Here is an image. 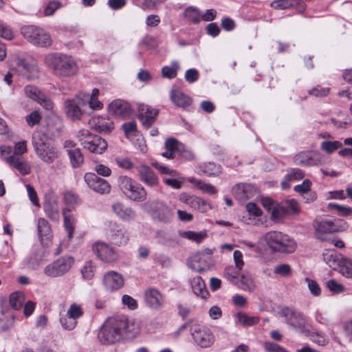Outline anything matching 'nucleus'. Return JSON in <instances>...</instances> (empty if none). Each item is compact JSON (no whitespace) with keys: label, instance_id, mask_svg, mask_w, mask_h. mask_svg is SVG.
<instances>
[{"label":"nucleus","instance_id":"1","mask_svg":"<svg viewBox=\"0 0 352 352\" xmlns=\"http://www.w3.org/2000/svg\"><path fill=\"white\" fill-rule=\"evenodd\" d=\"M138 332L137 324L129 320L126 316H116L107 319L98 333V338L102 344H113L120 341L124 334L135 335Z\"/></svg>","mask_w":352,"mask_h":352},{"label":"nucleus","instance_id":"2","mask_svg":"<svg viewBox=\"0 0 352 352\" xmlns=\"http://www.w3.org/2000/svg\"><path fill=\"white\" fill-rule=\"evenodd\" d=\"M45 64L55 76L70 78L78 72L76 60L70 56L62 53H50L44 58Z\"/></svg>","mask_w":352,"mask_h":352},{"label":"nucleus","instance_id":"3","mask_svg":"<svg viewBox=\"0 0 352 352\" xmlns=\"http://www.w3.org/2000/svg\"><path fill=\"white\" fill-rule=\"evenodd\" d=\"M45 133L36 131L32 135V146L38 157L44 163L50 164L59 157L60 152L53 144L47 142L52 139Z\"/></svg>","mask_w":352,"mask_h":352},{"label":"nucleus","instance_id":"4","mask_svg":"<svg viewBox=\"0 0 352 352\" xmlns=\"http://www.w3.org/2000/svg\"><path fill=\"white\" fill-rule=\"evenodd\" d=\"M263 241L273 252L290 254L294 252L296 248L295 241L281 232H268L263 236Z\"/></svg>","mask_w":352,"mask_h":352},{"label":"nucleus","instance_id":"5","mask_svg":"<svg viewBox=\"0 0 352 352\" xmlns=\"http://www.w3.org/2000/svg\"><path fill=\"white\" fill-rule=\"evenodd\" d=\"M142 209L155 221L168 223L174 217V208L158 199H151L144 202Z\"/></svg>","mask_w":352,"mask_h":352},{"label":"nucleus","instance_id":"6","mask_svg":"<svg viewBox=\"0 0 352 352\" xmlns=\"http://www.w3.org/2000/svg\"><path fill=\"white\" fill-rule=\"evenodd\" d=\"M118 186L122 192L131 200L143 201L146 199L145 189L137 182L127 176H121L118 179Z\"/></svg>","mask_w":352,"mask_h":352},{"label":"nucleus","instance_id":"7","mask_svg":"<svg viewBox=\"0 0 352 352\" xmlns=\"http://www.w3.org/2000/svg\"><path fill=\"white\" fill-rule=\"evenodd\" d=\"M21 32L25 39L37 47H47L52 43L50 35L38 27L25 25L21 28Z\"/></svg>","mask_w":352,"mask_h":352},{"label":"nucleus","instance_id":"8","mask_svg":"<svg viewBox=\"0 0 352 352\" xmlns=\"http://www.w3.org/2000/svg\"><path fill=\"white\" fill-rule=\"evenodd\" d=\"M212 254L213 250L209 248L193 254L188 259V267L196 272H203L210 270L213 265Z\"/></svg>","mask_w":352,"mask_h":352},{"label":"nucleus","instance_id":"9","mask_svg":"<svg viewBox=\"0 0 352 352\" xmlns=\"http://www.w3.org/2000/svg\"><path fill=\"white\" fill-rule=\"evenodd\" d=\"M74 263V259L73 257L69 256H61L47 265L43 269V273L50 278L60 277L66 274Z\"/></svg>","mask_w":352,"mask_h":352},{"label":"nucleus","instance_id":"10","mask_svg":"<svg viewBox=\"0 0 352 352\" xmlns=\"http://www.w3.org/2000/svg\"><path fill=\"white\" fill-rule=\"evenodd\" d=\"M43 207L47 217L54 221H59L60 206L58 197L54 191L49 190L45 193Z\"/></svg>","mask_w":352,"mask_h":352},{"label":"nucleus","instance_id":"11","mask_svg":"<svg viewBox=\"0 0 352 352\" xmlns=\"http://www.w3.org/2000/svg\"><path fill=\"white\" fill-rule=\"evenodd\" d=\"M280 315L283 317L287 323L296 330H302L307 324L304 316L298 311L292 307H284L281 309Z\"/></svg>","mask_w":352,"mask_h":352},{"label":"nucleus","instance_id":"12","mask_svg":"<svg viewBox=\"0 0 352 352\" xmlns=\"http://www.w3.org/2000/svg\"><path fill=\"white\" fill-rule=\"evenodd\" d=\"M191 336L195 342L201 348H208L214 342V336L207 327L198 326L192 331Z\"/></svg>","mask_w":352,"mask_h":352},{"label":"nucleus","instance_id":"13","mask_svg":"<svg viewBox=\"0 0 352 352\" xmlns=\"http://www.w3.org/2000/svg\"><path fill=\"white\" fill-rule=\"evenodd\" d=\"M84 179L88 186L97 193L104 195L111 191L109 183L93 173H87L84 176Z\"/></svg>","mask_w":352,"mask_h":352},{"label":"nucleus","instance_id":"14","mask_svg":"<svg viewBox=\"0 0 352 352\" xmlns=\"http://www.w3.org/2000/svg\"><path fill=\"white\" fill-rule=\"evenodd\" d=\"M93 251L97 257L104 263H111L118 258L117 252L112 247L102 242L94 243Z\"/></svg>","mask_w":352,"mask_h":352},{"label":"nucleus","instance_id":"15","mask_svg":"<svg viewBox=\"0 0 352 352\" xmlns=\"http://www.w3.org/2000/svg\"><path fill=\"white\" fill-rule=\"evenodd\" d=\"M70 160V163L74 168L80 167L84 162V157L76 144L70 140H65L63 144Z\"/></svg>","mask_w":352,"mask_h":352},{"label":"nucleus","instance_id":"16","mask_svg":"<svg viewBox=\"0 0 352 352\" xmlns=\"http://www.w3.org/2000/svg\"><path fill=\"white\" fill-rule=\"evenodd\" d=\"M138 117L142 124L146 128H149L155 121L156 117L159 113V110L152 108L144 104H140L138 108Z\"/></svg>","mask_w":352,"mask_h":352},{"label":"nucleus","instance_id":"17","mask_svg":"<svg viewBox=\"0 0 352 352\" xmlns=\"http://www.w3.org/2000/svg\"><path fill=\"white\" fill-rule=\"evenodd\" d=\"M146 305L153 310H160L164 304V298L161 292L155 288H149L144 293Z\"/></svg>","mask_w":352,"mask_h":352},{"label":"nucleus","instance_id":"18","mask_svg":"<svg viewBox=\"0 0 352 352\" xmlns=\"http://www.w3.org/2000/svg\"><path fill=\"white\" fill-rule=\"evenodd\" d=\"M4 161L11 168L17 170L22 175H27L31 172V166L24 157L2 156Z\"/></svg>","mask_w":352,"mask_h":352},{"label":"nucleus","instance_id":"19","mask_svg":"<svg viewBox=\"0 0 352 352\" xmlns=\"http://www.w3.org/2000/svg\"><path fill=\"white\" fill-rule=\"evenodd\" d=\"M124 283L122 276L117 272L109 271L103 276V285L108 291L118 290L123 287Z\"/></svg>","mask_w":352,"mask_h":352},{"label":"nucleus","instance_id":"20","mask_svg":"<svg viewBox=\"0 0 352 352\" xmlns=\"http://www.w3.org/2000/svg\"><path fill=\"white\" fill-rule=\"evenodd\" d=\"M295 162L304 166H314L322 164L320 155L311 151L301 152L294 157Z\"/></svg>","mask_w":352,"mask_h":352},{"label":"nucleus","instance_id":"21","mask_svg":"<svg viewBox=\"0 0 352 352\" xmlns=\"http://www.w3.org/2000/svg\"><path fill=\"white\" fill-rule=\"evenodd\" d=\"M79 104V100L77 96L74 99H67L64 104V110L67 116L72 120H80L82 111H81Z\"/></svg>","mask_w":352,"mask_h":352},{"label":"nucleus","instance_id":"22","mask_svg":"<svg viewBox=\"0 0 352 352\" xmlns=\"http://www.w3.org/2000/svg\"><path fill=\"white\" fill-rule=\"evenodd\" d=\"M17 70L23 76L29 80L35 78L38 73V68L35 60H20L17 65Z\"/></svg>","mask_w":352,"mask_h":352},{"label":"nucleus","instance_id":"23","mask_svg":"<svg viewBox=\"0 0 352 352\" xmlns=\"http://www.w3.org/2000/svg\"><path fill=\"white\" fill-rule=\"evenodd\" d=\"M108 111L110 114L126 118L131 115V109L129 104L122 100H115L108 107Z\"/></svg>","mask_w":352,"mask_h":352},{"label":"nucleus","instance_id":"24","mask_svg":"<svg viewBox=\"0 0 352 352\" xmlns=\"http://www.w3.org/2000/svg\"><path fill=\"white\" fill-rule=\"evenodd\" d=\"M27 151V143L25 140L16 142L13 148L10 146H1L0 147L1 156L23 157V155Z\"/></svg>","mask_w":352,"mask_h":352},{"label":"nucleus","instance_id":"25","mask_svg":"<svg viewBox=\"0 0 352 352\" xmlns=\"http://www.w3.org/2000/svg\"><path fill=\"white\" fill-rule=\"evenodd\" d=\"M112 210L114 214L123 221H130L136 217L135 212L131 208L127 207L120 202L113 204Z\"/></svg>","mask_w":352,"mask_h":352},{"label":"nucleus","instance_id":"26","mask_svg":"<svg viewBox=\"0 0 352 352\" xmlns=\"http://www.w3.org/2000/svg\"><path fill=\"white\" fill-rule=\"evenodd\" d=\"M314 228L316 236L321 241L324 240V238L320 236L321 234L336 232L335 222L329 219L315 222Z\"/></svg>","mask_w":352,"mask_h":352},{"label":"nucleus","instance_id":"27","mask_svg":"<svg viewBox=\"0 0 352 352\" xmlns=\"http://www.w3.org/2000/svg\"><path fill=\"white\" fill-rule=\"evenodd\" d=\"M253 191L254 187L247 184H237L232 189L234 196L240 202H244L252 197Z\"/></svg>","mask_w":352,"mask_h":352},{"label":"nucleus","instance_id":"28","mask_svg":"<svg viewBox=\"0 0 352 352\" xmlns=\"http://www.w3.org/2000/svg\"><path fill=\"white\" fill-rule=\"evenodd\" d=\"M138 170L142 182L150 186H155L158 184V179L154 172L146 165H140Z\"/></svg>","mask_w":352,"mask_h":352},{"label":"nucleus","instance_id":"29","mask_svg":"<svg viewBox=\"0 0 352 352\" xmlns=\"http://www.w3.org/2000/svg\"><path fill=\"white\" fill-rule=\"evenodd\" d=\"M171 101L179 108H186L191 104L192 100L190 96L178 89L172 90L170 92Z\"/></svg>","mask_w":352,"mask_h":352},{"label":"nucleus","instance_id":"30","mask_svg":"<svg viewBox=\"0 0 352 352\" xmlns=\"http://www.w3.org/2000/svg\"><path fill=\"white\" fill-rule=\"evenodd\" d=\"M190 284L193 293L201 298H206L208 296V292L206 289L205 283L202 278L199 276H196L190 278Z\"/></svg>","mask_w":352,"mask_h":352},{"label":"nucleus","instance_id":"31","mask_svg":"<svg viewBox=\"0 0 352 352\" xmlns=\"http://www.w3.org/2000/svg\"><path fill=\"white\" fill-rule=\"evenodd\" d=\"M62 213L63 216L64 228L67 232L68 238L70 239L73 236L76 220L69 208H63Z\"/></svg>","mask_w":352,"mask_h":352},{"label":"nucleus","instance_id":"32","mask_svg":"<svg viewBox=\"0 0 352 352\" xmlns=\"http://www.w3.org/2000/svg\"><path fill=\"white\" fill-rule=\"evenodd\" d=\"M77 99L79 100V104L82 106L89 104V107L94 110L100 109L102 107V104L98 100V98H91L88 93H79L77 95Z\"/></svg>","mask_w":352,"mask_h":352},{"label":"nucleus","instance_id":"33","mask_svg":"<svg viewBox=\"0 0 352 352\" xmlns=\"http://www.w3.org/2000/svg\"><path fill=\"white\" fill-rule=\"evenodd\" d=\"M239 289L245 292H252L256 287V284L249 274H243L234 283Z\"/></svg>","mask_w":352,"mask_h":352},{"label":"nucleus","instance_id":"34","mask_svg":"<svg viewBox=\"0 0 352 352\" xmlns=\"http://www.w3.org/2000/svg\"><path fill=\"white\" fill-rule=\"evenodd\" d=\"M12 315L2 306H0V331H8L13 324Z\"/></svg>","mask_w":352,"mask_h":352},{"label":"nucleus","instance_id":"35","mask_svg":"<svg viewBox=\"0 0 352 352\" xmlns=\"http://www.w3.org/2000/svg\"><path fill=\"white\" fill-rule=\"evenodd\" d=\"M197 172L208 176H217L221 173V167L214 162L204 163L197 167Z\"/></svg>","mask_w":352,"mask_h":352},{"label":"nucleus","instance_id":"36","mask_svg":"<svg viewBox=\"0 0 352 352\" xmlns=\"http://www.w3.org/2000/svg\"><path fill=\"white\" fill-rule=\"evenodd\" d=\"M107 144L102 138L96 135L91 140L90 144L85 146V148L91 153L100 154L106 150Z\"/></svg>","mask_w":352,"mask_h":352},{"label":"nucleus","instance_id":"37","mask_svg":"<svg viewBox=\"0 0 352 352\" xmlns=\"http://www.w3.org/2000/svg\"><path fill=\"white\" fill-rule=\"evenodd\" d=\"M37 232L41 241L44 238L49 239L51 234V228L49 222L44 218L40 217L37 220Z\"/></svg>","mask_w":352,"mask_h":352},{"label":"nucleus","instance_id":"38","mask_svg":"<svg viewBox=\"0 0 352 352\" xmlns=\"http://www.w3.org/2000/svg\"><path fill=\"white\" fill-rule=\"evenodd\" d=\"M341 258V255L333 250H326L323 253L324 261L333 269H336L338 266L339 267Z\"/></svg>","mask_w":352,"mask_h":352},{"label":"nucleus","instance_id":"39","mask_svg":"<svg viewBox=\"0 0 352 352\" xmlns=\"http://www.w3.org/2000/svg\"><path fill=\"white\" fill-rule=\"evenodd\" d=\"M179 69V64L177 60H173L170 65L164 66L162 68V75L164 78L168 79L175 78L177 75V71Z\"/></svg>","mask_w":352,"mask_h":352},{"label":"nucleus","instance_id":"40","mask_svg":"<svg viewBox=\"0 0 352 352\" xmlns=\"http://www.w3.org/2000/svg\"><path fill=\"white\" fill-rule=\"evenodd\" d=\"M339 267V272L343 276L352 278V259L342 257Z\"/></svg>","mask_w":352,"mask_h":352},{"label":"nucleus","instance_id":"41","mask_svg":"<svg viewBox=\"0 0 352 352\" xmlns=\"http://www.w3.org/2000/svg\"><path fill=\"white\" fill-rule=\"evenodd\" d=\"M179 235L183 238H186L197 243H200L207 236L205 231L194 232V231H184L180 232Z\"/></svg>","mask_w":352,"mask_h":352},{"label":"nucleus","instance_id":"42","mask_svg":"<svg viewBox=\"0 0 352 352\" xmlns=\"http://www.w3.org/2000/svg\"><path fill=\"white\" fill-rule=\"evenodd\" d=\"M96 135L87 129H81L77 132L76 138L85 148V146L90 144V142Z\"/></svg>","mask_w":352,"mask_h":352},{"label":"nucleus","instance_id":"43","mask_svg":"<svg viewBox=\"0 0 352 352\" xmlns=\"http://www.w3.org/2000/svg\"><path fill=\"white\" fill-rule=\"evenodd\" d=\"M184 16L194 23H198L201 20V13L199 9L190 6L184 11Z\"/></svg>","mask_w":352,"mask_h":352},{"label":"nucleus","instance_id":"44","mask_svg":"<svg viewBox=\"0 0 352 352\" xmlns=\"http://www.w3.org/2000/svg\"><path fill=\"white\" fill-rule=\"evenodd\" d=\"M112 240L115 244L118 245H122L127 243L129 237L127 231L124 228H120L112 236Z\"/></svg>","mask_w":352,"mask_h":352},{"label":"nucleus","instance_id":"45","mask_svg":"<svg viewBox=\"0 0 352 352\" xmlns=\"http://www.w3.org/2000/svg\"><path fill=\"white\" fill-rule=\"evenodd\" d=\"M10 306L16 310L20 309L24 303V295L21 292H14L10 294Z\"/></svg>","mask_w":352,"mask_h":352},{"label":"nucleus","instance_id":"46","mask_svg":"<svg viewBox=\"0 0 352 352\" xmlns=\"http://www.w3.org/2000/svg\"><path fill=\"white\" fill-rule=\"evenodd\" d=\"M327 208L329 210H335L340 216H352V208L349 206L338 205L334 203H329Z\"/></svg>","mask_w":352,"mask_h":352},{"label":"nucleus","instance_id":"47","mask_svg":"<svg viewBox=\"0 0 352 352\" xmlns=\"http://www.w3.org/2000/svg\"><path fill=\"white\" fill-rule=\"evenodd\" d=\"M188 181L190 183L194 184L199 189L204 192H207L210 195H213L217 192L215 188L210 184L204 183L201 180L196 179L193 177L189 178Z\"/></svg>","mask_w":352,"mask_h":352},{"label":"nucleus","instance_id":"48","mask_svg":"<svg viewBox=\"0 0 352 352\" xmlns=\"http://www.w3.org/2000/svg\"><path fill=\"white\" fill-rule=\"evenodd\" d=\"M96 265L91 261H87L81 269V274L84 279L91 280L95 273Z\"/></svg>","mask_w":352,"mask_h":352},{"label":"nucleus","instance_id":"49","mask_svg":"<svg viewBox=\"0 0 352 352\" xmlns=\"http://www.w3.org/2000/svg\"><path fill=\"white\" fill-rule=\"evenodd\" d=\"M241 270L235 266L229 265L224 270V276L230 282L235 283Z\"/></svg>","mask_w":352,"mask_h":352},{"label":"nucleus","instance_id":"50","mask_svg":"<svg viewBox=\"0 0 352 352\" xmlns=\"http://www.w3.org/2000/svg\"><path fill=\"white\" fill-rule=\"evenodd\" d=\"M286 208L283 205L276 204L271 210V217L274 221H281L285 216Z\"/></svg>","mask_w":352,"mask_h":352},{"label":"nucleus","instance_id":"51","mask_svg":"<svg viewBox=\"0 0 352 352\" xmlns=\"http://www.w3.org/2000/svg\"><path fill=\"white\" fill-rule=\"evenodd\" d=\"M342 146L339 141H324L321 143L320 148L327 153H331Z\"/></svg>","mask_w":352,"mask_h":352},{"label":"nucleus","instance_id":"52","mask_svg":"<svg viewBox=\"0 0 352 352\" xmlns=\"http://www.w3.org/2000/svg\"><path fill=\"white\" fill-rule=\"evenodd\" d=\"M237 318L240 323L245 326H252L257 324L259 318L256 316H250L244 313H239Z\"/></svg>","mask_w":352,"mask_h":352},{"label":"nucleus","instance_id":"53","mask_svg":"<svg viewBox=\"0 0 352 352\" xmlns=\"http://www.w3.org/2000/svg\"><path fill=\"white\" fill-rule=\"evenodd\" d=\"M155 236L157 242L162 245L168 244L172 239L171 233L164 230H157L155 232Z\"/></svg>","mask_w":352,"mask_h":352},{"label":"nucleus","instance_id":"54","mask_svg":"<svg viewBox=\"0 0 352 352\" xmlns=\"http://www.w3.org/2000/svg\"><path fill=\"white\" fill-rule=\"evenodd\" d=\"M63 201L66 206L65 208H69L71 211L74 209L75 206L78 204V197L72 192H66L64 194Z\"/></svg>","mask_w":352,"mask_h":352},{"label":"nucleus","instance_id":"55","mask_svg":"<svg viewBox=\"0 0 352 352\" xmlns=\"http://www.w3.org/2000/svg\"><path fill=\"white\" fill-rule=\"evenodd\" d=\"M24 92L28 98L34 101H37L43 94V92H41L36 87L33 85L25 86L24 88Z\"/></svg>","mask_w":352,"mask_h":352},{"label":"nucleus","instance_id":"56","mask_svg":"<svg viewBox=\"0 0 352 352\" xmlns=\"http://www.w3.org/2000/svg\"><path fill=\"white\" fill-rule=\"evenodd\" d=\"M83 315V310L80 305L72 303L67 311V316L75 320Z\"/></svg>","mask_w":352,"mask_h":352},{"label":"nucleus","instance_id":"57","mask_svg":"<svg viewBox=\"0 0 352 352\" xmlns=\"http://www.w3.org/2000/svg\"><path fill=\"white\" fill-rule=\"evenodd\" d=\"M25 188L27 190L28 197L31 201V203L36 207L40 208L41 204L37 196V192H36L35 189L30 184H26Z\"/></svg>","mask_w":352,"mask_h":352},{"label":"nucleus","instance_id":"58","mask_svg":"<svg viewBox=\"0 0 352 352\" xmlns=\"http://www.w3.org/2000/svg\"><path fill=\"white\" fill-rule=\"evenodd\" d=\"M60 322L61 324L62 327L68 331H71L74 329L76 324L77 322L74 318L66 316H62L60 318Z\"/></svg>","mask_w":352,"mask_h":352},{"label":"nucleus","instance_id":"59","mask_svg":"<svg viewBox=\"0 0 352 352\" xmlns=\"http://www.w3.org/2000/svg\"><path fill=\"white\" fill-rule=\"evenodd\" d=\"M0 36L6 40H12L14 38V33L9 25L0 23Z\"/></svg>","mask_w":352,"mask_h":352},{"label":"nucleus","instance_id":"60","mask_svg":"<svg viewBox=\"0 0 352 352\" xmlns=\"http://www.w3.org/2000/svg\"><path fill=\"white\" fill-rule=\"evenodd\" d=\"M274 273L279 276L286 277L291 274L292 269L288 264L278 265L274 267Z\"/></svg>","mask_w":352,"mask_h":352},{"label":"nucleus","instance_id":"61","mask_svg":"<svg viewBox=\"0 0 352 352\" xmlns=\"http://www.w3.org/2000/svg\"><path fill=\"white\" fill-rule=\"evenodd\" d=\"M283 206L286 208L287 214H294L300 212L299 204L295 199L287 200Z\"/></svg>","mask_w":352,"mask_h":352},{"label":"nucleus","instance_id":"62","mask_svg":"<svg viewBox=\"0 0 352 352\" xmlns=\"http://www.w3.org/2000/svg\"><path fill=\"white\" fill-rule=\"evenodd\" d=\"M312 183L309 179H305L302 184L294 186V190L303 195L311 190Z\"/></svg>","mask_w":352,"mask_h":352},{"label":"nucleus","instance_id":"63","mask_svg":"<svg viewBox=\"0 0 352 352\" xmlns=\"http://www.w3.org/2000/svg\"><path fill=\"white\" fill-rule=\"evenodd\" d=\"M199 77V73L196 69L192 68L187 69L184 74V78L186 82L193 83L196 82Z\"/></svg>","mask_w":352,"mask_h":352},{"label":"nucleus","instance_id":"64","mask_svg":"<svg viewBox=\"0 0 352 352\" xmlns=\"http://www.w3.org/2000/svg\"><path fill=\"white\" fill-rule=\"evenodd\" d=\"M263 346L267 352H288L285 348L271 342H264Z\"/></svg>","mask_w":352,"mask_h":352}]
</instances>
